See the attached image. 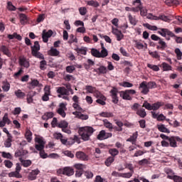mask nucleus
I'll return each instance as SVG.
<instances>
[{"label":"nucleus","mask_w":182,"mask_h":182,"mask_svg":"<svg viewBox=\"0 0 182 182\" xmlns=\"http://www.w3.org/2000/svg\"><path fill=\"white\" fill-rule=\"evenodd\" d=\"M168 141L169 142V146L171 147H177V142L175 136H171L168 139Z\"/></svg>","instance_id":"nucleus-31"},{"label":"nucleus","mask_w":182,"mask_h":182,"mask_svg":"<svg viewBox=\"0 0 182 182\" xmlns=\"http://www.w3.org/2000/svg\"><path fill=\"white\" fill-rule=\"evenodd\" d=\"M91 55L94 56V58H100V51L96 48H92L91 49Z\"/></svg>","instance_id":"nucleus-46"},{"label":"nucleus","mask_w":182,"mask_h":182,"mask_svg":"<svg viewBox=\"0 0 182 182\" xmlns=\"http://www.w3.org/2000/svg\"><path fill=\"white\" fill-rule=\"evenodd\" d=\"M128 19L129 23H131V25H133L134 26H136V25H137V23L139 22V21L136 18V16H133L130 13L128 14Z\"/></svg>","instance_id":"nucleus-17"},{"label":"nucleus","mask_w":182,"mask_h":182,"mask_svg":"<svg viewBox=\"0 0 182 182\" xmlns=\"http://www.w3.org/2000/svg\"><path fill=\"white\" fill-rule=\"evenodd\" d=\"M109 153L111 154V156H112V157H116V156L119 154V150L116 149H110L109 150Z\"/></svg>","instance_id":"nucleus-59"},{"label":"nucleus","mask_w":182,"mask_h":182,"mask_svg":"<svg viewBox=\"0 0 182 182\" xmlns=\"http://www.w3.org/2000/svg\"><path fill=\"white\" fill-rule=\"evenodd\" d=\"M39 173H41V171L38 169L33 170L28 174V180H31V181H33V180H36V177L38 174H39Z\"/></svg>","instance_id":"nucleus-13"},{"label":"nucleus","mask_w":182,"mask_h":182,"mask_svg":"<svg viewBox=\"0 0 182 182\" xmlns=\"http://www.w3.org/2000/svg\"><path fill=\"white\" fill-rule=\"evenodd\" d=\"M14 94L18 99H24L26 96V94H25V92H22L21 90H16Z\"/></svg>","instance_id":"nucleus-24"},{"label":"nucleus","mask_w":182,"mask_h":182,"mask_svg":"<svg viewBox=\"0 0 182 182\" xmlns=\"http://www.w3.org/2000/svg\"><path fill=\"white\" fill-rule=\"evenodd\" d=\"M140 6L139 11H140V15L141 16H146V15H147V9H143V4H141V0H135L133 1L132 5H134V6Z\"/></svg>","instance_id":"nucleus-4"},{"label":"nucleus","mask_w":182,"mask_h":182,"mask_svg":"<svg viewBox=\"0 0 182 182\" xmlns=\"http://www.w3.org/2000/svg\"><path fill=\"white\" fill-rule=\"evenodd\" d=\"M82 112H73V114H74V116H75V117H77V119H80L81 120H87V119H89V115L87 114H82Z\"/></svg>","instance_id":"nucleus-12"},{"label":"nucleus","mask_w":182,"mask_h":182,"mask_svg":"<svg viewBox=\"0 0 182 182\" xmlns=\"http://www.w3.org/2000/svg\"><path fill=\"white\" fill-rule=\"evenodd\" d=\"M146 86L148 87V90H150V89H154L155 87H156L157 85L155 82L150 81L149 82H146Z\"/></svg>","instance_id":"nucleus-56"},{"label":"nucleus","mask_w":182,"mask_h":182,"mask_svg":"<svg viewBox=\"0 0 182 182\" xmlns=\"http://www.w3.org/2000/svg\"><path fill=\"white\" fill-rule=\"evenodd\" d=\"M68 43L72 45V43H77V38L75 37V35L71 34L70 35V39L68 41Z\"/></svg>","instance_id":"nucleus-49"},{"label":"nucleus","mask_w":182,"mask_h":182,"mask_svg":"<svg viewBox=\"0 0 182 182\" xmlns=\"http://www.w3.org/2000/svg\"><path fill=\"white\" fill-rule=\"evenodd\" d=\"M26 100H27V103H28V105H31V103H33V95H32V92H29L27 94Z\"/></svg>","instance_id":"nucleus-44"},{"label":"nucleus","mask_w":182,"mask_h":182,"mask_svg":"<svg viewBox=\"0 0 182 182\" xmlns=\"http://www.w3.org/2000/svg\"><path fill=\"white\" fill-rule=\"evenodd\" d=\"M48 65V63L46 60H43L40 62V69L41 70H46V66Z\"/></svg>","instance_id":"nucleus-54"},{"label":"nucleus","mask_w":182,"mask_h":182,"mask_svg":"<svg viewBox=\"0 0 182 182\" xmlns=\"http://www.w3.org/2000/svg\"><path fill=\"white\" fill-rule=\"evenodd\" d=\"M79 12L82 16H85V15L87 14V9H86V7H80L79 9Z\"/></svg>","instance_id":"nucleus-62"},{"label":"nucleus","mask_w":182,"mask_h":182,"mask_svg":"<svg viewBox=\"0 0 182 182\" xmlns=\"http://www.w3.org/2000/svg\"><path fill=\"white\" fill-rule=\"evenodd\" d=\"M175 53L176 55V58L178 60H181L182 58V52L180 50V48H176L175 49Z\"/></svg>","instance_id":"nucleus-53"},{"label":"nucleus","mask_w":182,"mask_h":182,"mask_svg":"<svg viewBox=\"0 0 182 182\" xmlns=\"http://www.w3.org/2000/svg\"><path fill=\"white\" fill-rule=\"evenodd\" d=\"M140 9V6H137V4H136V7H125V11H127V12H139V10Z\"/></svg>","instance_id":"nucleus-36"},{"label":"nucleus","mask_w":182,"mask_h":182,"mask_svg":"<svg viewBox=\"0 0 182 182\" xmlns=\"http://www.w3.org/2000/svg\"><path fill=\"white\" fill-rule=\"evenodd\" d=\"M137 136H139L138 132H135L131 136L129 139H127V141H130L132 144H136L137 140Z\"/></svg>","instance_id":"nucleus-19"},{"label":"nucleus","mask_w":182,"mask_h":182,"mask_svg":"<svg viewBox=\"0 0 182 182\" xmlns=\"http://www.w3.org/2000/svg\"><path fill=\"white\" fill-rule=\"evenodd\" d=\"M75 143H77L78 144L80 143V139L76 135H74L73 137L68 139L67 146H72L75 144Z\"/></svg>","instance_id":"nucleus-10"},{"label":"nucleus","mask_w":182,"mask_h":182,"mask_svg":"<svg viewBox=\"0 0 182 182\" xmlns=\"http://www.w3.org/2000/svg\"><path fill=\"white\" fill-rule=\"evenodd\" d=\"M25 137L28 143H31V141H32V132L31 131V129H26Z\"/></svg>","instance_id":"nucleus-32"},{"label":"nucleus","mask_w":182,"mask_h":182,"mask_svg":"<svg viewBox=\"0 0 182 182\" xmlns=\"http://www.w3.org/2000/svg\"><path fill=\"white\" fill-rule=\"evenodd\" d=\"M109 55V51H107V49L106 48H102L101 52H100V58H106Z\"/></svg>","instance_id":"nucleus-45"},{"label":"nucleus","mask_w":182,"mask_h":182,"mask_svg":"<svg viewBox=\"0 0 182 182\" xmlns=\"http://www.w3.org/2000/svg\"><path fill=\"white\" fill-rule=\"evenodd\" d=\"M147 68L151 69L152 70H154V72H159V70H160V68L159 67V65H156L147 64Z\"/></svg>","instance_id":"nucleus-52"},{"label":"nucleus","mask_w":182,"mask_h":182,"mask_svg":"<svg viewBox=\"0 0 182 182\" xmlns=\"http://www.w3.org/2000/svg\"><path fill=\"white\" fill-rule=\"evenodd\" d=\"M94 182H107V181L106 179L102 178V176H97L95 177Z\"/></svg>","instance_id":"nucleus-63"},{"label":"nucleus","mask_w":182,"mask_h":182,"mask_svg":"<svg viewBox=\"0 0 182 182\" xmlns=\"http://www.w3.org/2000/svg\"><path fill=\"white\" fill-rule=\"evenodd\" d=\"M164 172L167 174V178H169V180H172L174 176H176L171 168H165Z\"/></svg>","instance_id":"nucleus-21"},{"label":"nucleus","mask_w":182,"mask_h":182,"mask_svg":"<svg viewBox=\"0 0 182 182\" xmlns=\"http://www.w3.org/2000/svg\"><path fill=\"white\" fill-rule=\"evenodd\" d=\"M172 180H173L174 182H182V177H181V176H177V175H175V176L172 178Z\"/></svg>","instance_id":"nucleus-64"},{"label":"nucleus","mask_w":182,"mask_h":182,"mask_svg":"<svg viewBox=\"0 0 182 182\" xmlns=\"http://www.w3.org/2000/svg\"><path fill=\"white\" fill-rule=\"evenodd\" d=\"M68 126H69V123L65 120H63L58 122L57 127H59V129H63L65 127H68Z\"/></svg>","instance_id":"nucleus-39"},{"label":"nucleus","mask_w":182,"mask_h":182,"mask_svg":"<svg viewBox=\"0 0 182 182\" xmlns=\"http://www.w3.org/2000/svg\"><path fill=\"white\" fill-rule=\"evenodd\" d=\"M52 35H53V31H52V30H48L47 32L46 30H43L42 34L43 42H44V43H48L49 38H50Z\"/></svg>","instance_id":"nucleus-7"},{"label":"nucleus","mask_w":182,"mask_h":182,"mask_svg":"<svg viewBox=\"0 0 182 182\" xmlns=\"http://www.w3.org/2000/svg\"><path fill=\"white\" fill-rule=\"evenodd\" d=\"M97 138L98 140L106 139V132L105 130L100 132V134L97 135Z\"/></svg>","instance_id":"nucleus-43"},{"label":"nucleus","mask_w":182,"mask_h":182,"mask_svg":"<svg viewBox=\"0 0 182 182\" xmlns=\"http://www.w3.org/2000/svg\"><path fill=\"white\" fill-rule=\"evenodd\" d=\"M119 85L122 86V87H133L132 83L126 81L119 83Z\"/></svg>","instance_id":"nucleus-61"},{"label":"nucleus","mask_w":182,"mask_h":182,"mask_svg":"<svg viewBox=\"0 0 182 182\" xmlns=\"http://www.w3.org/2000/svg\"><path fill=\"white\" fill-rule=\"evenodd\" d=\"M78 133L84 141L90 140V136L95 133V129L92 127H84L79 128Z\"/></svg>","instance_id":"nucleus-1"},{"label":"nucleus","mask_w":182,"mask_h":182,"mask_svg":"<svg viewBox=\"0 0 182 182\" xmlns=\"http://www.w3.org/2000/svg\"><path fill=\"white\" fill-rule=\"evenodd\" d=\"M19 161H21V164L24 167H29L32 165V161L27 159H23L22 158H19Z\"/></svg>","instance_id":"nucleus-23"},{"label":"nucleus","mask_w":182,"mask_h":182,"mask_svg":"<svg viewBox=\"0 0 182 182\" xmlns=\"http://www.w3.org/2000/svg\"><path fill=\"white\" fill-rule=\"evenodd\" d=\"M130 95H136V90H127L125 91H120L119 96L124 100H132V96Z\"/></svg>","instance_id":"nucleus-3"},{"label":"nucleus","mask_w":182,"mask_h":182,"mask_svg":"<svg viewBox=\"0 0 182 182\" xmlns=\"http://www.w3.org/2000/svg\"><path fill=\"white\" fill-rule=\"evenodd\" d=\"M33 50H34V52L41 50V46L39 45L38 41H35L34 46H31V53L33 52Z\"/></svg>","instance_id":"nucleus-35"},{"label":"nucleus","mask_w":182,"mask_h":182,"mask_svg":"<svg viewBox=\"0 0 182 182\" xmlns=\"http://www.w3.org/2000/svg\"><path fill=\"white\" fill-rule=\"evenodd\" d=\"M19 18H20V23H21V25H26L28 23V16H26V14H20Z\"/></svg>","instance_id":"nucleus-18"},{"label":"nucleus","mask_w":182,"mask_h":182,"mask_svg":"<svg viewBox=\"0 0 182 182\" xmlns=\"http://www.w3.org/2000/svg\"><path fill=\"white\" fill-rule=\"evenodd\" d=\"M159 18L161 21H164V22L170 23L171 21V18H170L169 16L160 15Z\"/></svg>","instance_id":"nucleus-51"},{"label":"nucleus","mask_w":182,"mask_h":182,"mask_svg":"<svg viewBox=\"0 0 182 182\" xmlns=\"http://www.w3.org/2000/svg\"><path fill=\"white\" fill-rule=\"evenodd\" d=\"M139 89H141V93H142V95H147L149 92H150V90H149L147 87V82L146 81H143L139 84Z\"/></svg>","instance_id":"nucleus-11"},{"label":"nucleus","mask_w":182,"mask_h":182,"mask_svg":"<svg viewBox=\"0 0 182 182\" xmlns=\"http://www.w3.org/2000/svg\"><path fill=\"white\" fill-rule=\"evenodd\" d=\"M113 161H114V157L109 156L106 159L105 164V166H107V167H110V166H112V163H113Z\"/></svg>","instance_id":"nucleus-41"},{"label":"nucleus","mask_w":182,"mask_h":182,"mask_svg":"<svg viewBox=\"0 0 182 182\" xmlns=\"http://www.w3.org/2000/svg\"><path fill=\"white\" fill-rule=\"evenodd\" d=\"M161 106H164V102H156L152 104V110L155 112L156 110H159Z\"/></svg>","instance_id":"nucleus-22"},{"label":"nucleus","mask_w":182,"mask_h":182,"mask_svg":"<svg viewBox=\"0 0 182 182\" xmlns=\"http://www.w3.org/2000/svg\"><path fill=\"white\" fill-rule=\"evenodd\" d=\"M87 4L89 6H93L94 8H99L100 6L99 2L95 1L94 0L87 1Z\"/></svg>","instance_id":"nucleus-38"},{"label":"nucleus","mask_w":182,"mask_h":182,"mask_svg":"<svg viewBox=\"0 0 182 182\" xmlns=\"http://www.w3.org/2000/svg\"><path fill=\"white\" fill-rule=\"evenodd\" d=\"M75 157H77L78 160H81V161H87V160H89V156L83 151H77Z\"/></svg>","instance_id":"nucleus-9"},{"label":"nucleus","mask_w":182,"mask_h":182,"mask_svg":"<svg viewBox=\"0 0 182 182\" xmlns=\"http://www.w3.org/2000/svg\"><path fill=\"white\" fill-rule=\"evenodd\" d=\"M30 89H35L39 86V81L36 79H31V82L28 83Z\"/></svg>","instance_id":"nucleus-26"},{"label":"nucleus","mask_w":182,"mask_h":182,"mask_svg":"<svg viewBox=\"0 0 182 182\" xmlns=\"http://www.w3.org/2000/svg\"><path fill=\"white\" fill-rule=\"evenodd\" d=\"M158 130L161 133H170V130L164 124L157 125Z\"/></svg>","instance_id":"nucleus-30"},{"label":"nucleus","mask_w":182,"mask_h":182,"mask_svg":"<svg viewBox=\"0 0 182 182\" xmlns=\"http://www.w3.org/2000/svg\"><path fill=\"white\" fill-rule=\"evenodd\" d=\"M74 167L77 171H83V170H85V168H86V165L82 164H75L74 165Z\"/></svg>","instance_id":"nucleus-42"},{"label":"nucleus","mask_w":182,"mask_h":182,"mask_svg":"<svg viewBox=\"0 0 182 182\" xmlns=\"http://www.w3.org/2000/svg\"><path fill=\"white\" fill-rule=\"evenodd\" d=\"M143 26H144V28H146L147 29H149V31H157V29H159L157 28V26H151L148 23H143Z\"/></svg>","instance_id":"nucleus-40"},{"label":"nucleus","mask_w":182,"mask_h":182,"mask_svg":"<svg viewBox=\"0 0 182 182\" xmlns=\"http://www.w3.org/2000/svg\"><path fill=\"white\" fill-rule=\"evenodd\" d=\"M160 68H162L164 72H167L173 69L171 65H168V63H162L161 65H160Z\"/></svg>","instance_id":"nucleus-27"},{"label":"nucleus","mask_w":182,"mask_h":182,"mask_svg":"<svg viewBox=\"0 0 182 182\" xmlns=\"http://www.w3.org/2000/svg\"><path fill=\"white\" fill-rule=\"evenodd\" d=\"M97 95V97L100 98L96 100V102L101 105V106H105V105H106V102H105V100H106V97H105V95H102L100 92H98Z\"/></svg>","instance_id":"nucleus-15"},{"label":"nucleus","mask_w":182,"mask_h":182,"mask_svg":"<svg viewBox=\"0 0 182 182\" xmlns=\"http://www.w3.org/2000/svg\"><path fill=\"white\" fill-rule=\"evenodd\" d=\"M134 42L136 45V49H143V48H144V45H143L141 41H140L139 40H134Z\"/></svg>","instance_id":"nucleus-50"},{"label":"nucleus","mask_w":182,"mask_h":182,"mask_svg":"<svg viewBox=\"0 0 182 182\" xmlns=\"http://www.w3.org/2000/svg\"><path fill=\"white\" fill-rule=\"evenodd\" d=\"M31 54L35 57L37 58V59H42L43 60L45 59V56H43V54H42L39 51H35L33 50V53Z\"/></svg>","instance_id":"nucleus-28"},{"label":"nucleus","mask_w":182,"mask_h":182,"mask_svg":"<svg viewBox=\"0 0 182 182\" xmlns=\"http://www.w3.org/2000/svg\"><path fill=\"white\" fill-rule=\"evenodd\" d=\"M2 84V89L4 92H9V89H11V84H9L8 80L3 81Z\"/></svg>","instance_id":"nucleus-25"},{"label":"nucleus","mask_w":182,"mask_h":182,"mask_svg":"<svg viewBox=\"0 0 182 182\" xmlns=\"http://www.w3.org/2000/svg\"><path fill=\"white\" fill-rule=\"evenodd\" d=\"M76 52L77 53H80L81 55H87V50L85 48H77Z\"/></svg>","instance_id":"nucleus-58"},{"label":"nucleus","mask_w":182,"mask_h":182,"mask_svg":"<svg viewBox=\"0 0 182 182\" xmlns=\"http://www.w3.org/2000/svg\"><path fill=\"white\" fill-rule=\"evenodd\" d=\"M67 73H73L76 70L75 65H68L65 68Z\"/></svg>","instance_id":"nucleus-48"},{"label":"nucleus","mask_w":182,"mask_h":182,"mask_svg":"<svg viewBox=\"0 0 182 182\" xmlns=\"http://www.w3.org/2000/svg\"><path fill=\"white\" fill-rule=\"evenodd\" d=\"M94 72H96L98 75H106L107 73V68L105 65H101L100 68L94 69Z\"/></svg>","instance_id":"nucleus-16"},{"label":"nucleus","mask_w":182,"mask_h":182,"mask_svg":"<svg viewBox=\"0 0 182 182\" xmlns=\"http://www.w3.org/2000/svg\"><path fill=\"white\" fill-rule=\"evenodd\" d=\"M57 93H58V97H62V96H69V90L65 87H57Z\"/></svg>","instance_id":"nucleus-8"},{"label":"nucleus","mask_w":182,"mask_h":182,"mask_svg":"<svg viewBox=\"0 0 182 182\" xmlns=\"http://www.w3.org/2000/svg\"><path fill=\"white\" fill-rule=\"evenodd\" d=\"M157 33H159L164 38H166V36H167L168 35V36H170L171 38H175L176 43H182V38L177 37V36L174 35V33H173L168 28H159V31H158Z\"/></svg>","instance_id":"nucleus-2"},{"label":"nucleus","mask_w":182,"mask_h":182,"mask_svg":"<svg viewBox=\"0 0 182 182\" xmlns=\"http://www.w3.org/2000/svg\"><path fill=\"white\" fill-rule=\"evenodd\" d=\"M101 117H113V114L112 112H101L100 113Z\"/></svg>","instance_id":"nucleus-60"},{"label":"nucleus","mask_w":182,"mask_h":182,"mask_svg":"<svg viewBox=\"0 0 182 182\" xmlns=\"http://www.w3.org/2000/svg\"><path fill=\"white\" fill-rule=\"evenodd\" d=\"M12 139H14V136H7L6 140L4 141V146L5 147L9 148L12 146Z\"/></svg>","instance_id":"nucleus-33"},{"label":"nucleus","mask_w":182,"mask_h":182,"mask_svg":"<svg viewBox=\"0 0 182 182\" xmlns=\"http://www.w3.org/2000/svg\"><path fill=\"white\" fill-rule=\"evenodd\" d=\"M104 126L107 128L109 129V132L113 129V124L110 123L107 119H104Z\"/></svg>","instance_id":"nucleus-47"},{"label":"nucleus","mask_w":182,"mask_h":182,"mask_svg":"<svg viewBox=\"0 0 182 182\" xmlns=\"http://www.w3.org/2000/svg\"><path fill=\"white\" fill-rule=\"evenodd\" d=\"M159 44L161 45V46H158L157 49H161V50H164L165 48H167V44L161 38L159 41Z\"/></svg>","instance_id":"nucleus-34"},{"label":"nucleus","mask_w":182,"mask_h":182,"mask_svg":"<svg viewBox=\"0 0 182 182\" xmlns=\"http://www.w3.org/2000/svg\"><path fill=\"white\" fill-rule=\"evenodd\" d=\"M80 102H74L73 104V107L75 109V110H78V112H85V110H83V109L82 107H80V105H79Z\"/></svg>","instance_id":"nucleus-55"},{"label":"nucleus","mask_w":182,"mask_h":182,"mask_svg":"<svg viewBox=\"0 0 182 182\" xmlns=\"http://www.w3.org/2000/svg\"><path fill=\"white\" fill-rule=\"evenodd\" d=\"M9 177H16V178H22V175L19 173L17 171H12L9 173Z\"/></svg>","instance_id":"nucleus-37"},{"label":"nucleus","mask_w":182,"mask_h":182,"mask_svg":"<svg viewBox=\"0 0 182 182\" xmlns=\"http://www.w3.org/2000/svg\"><path fill=\"white\" fill-rule=\"evenodd\" d=\"M136 114L141 117H142L143 119H144V117H146V116H147V113H146V109H144V108H141L139 109H138L136 111Z\"/></svg>","instance_id":"nucleus-29"},{"label":"nucleus","mask_w":182,"mask_h":182,"mask_svg":"<svg viewBox=\"0 0 182 182\" xmlns=\"http://www.w3.org/2000/svg\"><path fill=\"white\" fill-rule=\"evenodd\" d=\"M109 93L112 96V103L117 105L119 103V97H117V93H119V91L117 90V88L113 87V89L110 90Z\"/></svg>","instance_id":"nucleus-6"},{"label":"nucleus","mask_w":182,"mask_h":182,"mask_svg":"<svg viewBox=\"0 0 182 182\" xmlns=\"http://www.w3.org/2000/svg\"><path fill=\"white\" fill-rule=\"evenodd\" d=\"M18 63L20 66L26 68V69H28V68L31 66V64L29 63V60L26 59V58L24 55H21L18 58Z\"/></svg>","instance_id":"nucleus-5"},{"label":"nucleus","mask_w":182,"mask_h":182,"mask_svg":"<svg viewBox=\"0 0 182 182\" xmlns=\"http://www.w3.org/2000/svg\"><path fill=\"white\" fill-rule=\"evenodd\" d=\"M85 90L88 93H94V92H96V87L91 86V85H86Z\"/></svg>","instance_id":"nucleus-57"},{"label":"nucleus","mask_w":182,"mask_h":182,"mask_svg":"<svg viewBox=\"0 0 182 182\" xmlns=\"http://www.w3.org/2000/svg\"><path fill=\"white\" fill-rule=\"evenodd\" d=\"M60 53V52L53 47H51L48 51V55L50 56H59Z\"/></svg>","instance_id":"nucleus-20"},{"label":"nucleus","mask_w":182,"mask_h":182,"mask_svg":"<svg viewBox=\"0 0 182 182\" xmlns=\"http://www.w3.org/2000/svg\"><path fill=\"white\" fill-rule=\"evenodd\" d=\"M74 174H75V170H73L72 167L70 166L64 167V176L70 177V176H73Z\"/></svg>","instance_id":"nucleus-14"}]
</instances>
